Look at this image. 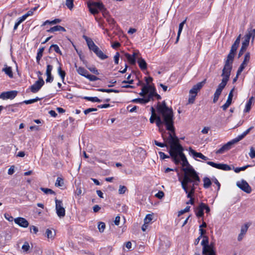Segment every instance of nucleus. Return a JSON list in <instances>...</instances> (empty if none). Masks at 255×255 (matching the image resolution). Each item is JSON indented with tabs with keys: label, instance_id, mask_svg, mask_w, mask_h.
Instances as JSON below:
<instances>
[{
	"label": "nucleus",
	"instance_id": "nucleus-1",
	"mask_svg": "<svg viewBox=\"0 0 255 255\" xmlns=\"http://www.w3.org/2000/svg\"><path fill=\"white\" fill-rule=\"evenodd\" d=\"M167 141L170 144L168 152L172 160L176 165H178L182 161L181 164L183 167L182 170L183 171L182 179H189V178L199 177L198 173L189 163L183 153L184 148L180 144L178 137L176 135H172V133H169Z\"/></svg>",
	"mask_w": 255,
	"mask_h": 255
},
{
	"label": "nucleus",
	"instance_id": "nucleus-2",
	"mask_svg": "<svg viewBox=\"0 0 255 255\" xmlns=\"http://www.w3.org/2000/svg\"><path fill=\"white\" fill-rule=\"evenodd\" d=\"M156 109L157 114L160 116L151 115L149 119L150 122L152 124L155 121L156 125L158 128L164 125L166 129L169 131V133H172V135H176L172 109L167 106L164 101L162 103L158 102Z\"/></svg>",
	"mask_w": 255,
	"mask_h": 255
},
{
	"label": "nucleus",
	"instance_id": "nucleus-3",
	"mask_svg": "<svg viewBox=\"0 0 255 255\" xmlns=\"http://www.w3.org/2000/svg\"><path fill=\"white\" fill-rule=\"evenodd\" d=\"M181 182V186L184 191L187 193V197L191 199L195 193L196 186H198L201 182L200 177L192 178L189 179L179 178Z\"/></svg>",
	"mask_w": 255,
	"mask_h": 255
},
{
	"label": "nucleus",
	"instance_id": "nucleus-4",
	"mask_svg": "<svg viewBox=\"0 0 255 255\" xmlns=\"http://www.w3.org/2000/svg\"><path fill=\"white\" fill-rule=\"evenodd\" d=\"M203 239L201 242V245L203 246L202 254H209L211 252L215 251L213 245L211 244L209 245L208 237L206 236H203Z\"/></svg>",
	"mask_w": 255,
	"mask_h": 255
},
{
	"label": "nucleus",
	"instance_id": "nucleus-5",
	"mask_svg": "<svg viewBox=\"0 0 255 255\" xmlns=\"http://www.w3.org/2000/svg\"><path fill=\"white\" fill-rule=\"evenodd\" d=\"M235 53H232L230 52L229 54L227 56V59L225 61L224 67L222 70H224L227 72H231L232 69V63L235 55Z\"/></svg>",
	"mask_w": 255,
	"mask_h": 255
},
{
	"label": "nucleus",
	"instance_id": "nucleus-6",
	"mask_svg": "<svg viewBox=\"0 0 255 255\" xmlns=\"http://www.w3.org/2000/svg\"><path fill=\"white\" fill-rule=\"evenodd\" d=\"M55 209L57 216L60 218L64 217L65 216V210L63 207L62 201L58 200L57 198H55Z\"/></svg>",
	"mask_w": 255,
	"mask_h": 255
},
{
	"label": "nucleus",
	"instance_id": "nucleus-7",
	"mask_svg": "<svg viewBox=\"0 0 255 255\" xmlns=\"http://www.w3.org/2000/svg\"><path fill=\"white\" fill-rule=\"evenodd\" d=\"M231 75V73L229 72L225 71L224 70H222V73L221 74V76L223 77V79L222 80V82L218 86V89L223 90V89L226 86Z\"/></svg>",
	"mask_w": 255,
	"mask_h": 255
},
{
	"label": "nucleus",
	"instance_id": "nucleus-8",
	"mask_svg": "<svg viewBox=\"0 0 255 255\" xmlns=\"http://www.w3.org/2000/svg\"><path fill=\"white\" fill-rule=\"evenodd\" d=\"M236 143H237V141L236 140L235 138L232 139L231 141H230L227 143L225 144L220 149L217 150L216 151V153L222 154L225 152L228 151L232 148L233 145Z\"/></svg>",
	"mask_w": 255,
	"mask_h": 255
},
{
	"label": "nucleus",
	"instance_id": "nucleus-9",
	"mask_svg": "<svg viewBox=\"0 0 255 255\" xmlns=\"http://www.w3.org/2000/svg\"><path fill=\"white\" fill-rule=\"evenodd\" d=\"M44 84V81L41 77H38V80L35 83L31 86L30 89L31 91L35 93L37 92Z\"/></svg>",
	"mask_w": 255,
	"mask_h": 255
},
{
	"label": "nucleus",
	"instance_id": "nucleus-10",
	"mask_svg": "<svg viewBox=\"0 0 255 255\" xmlns=\"http://www.w3.org/2000/svg\"><path fill=\"white\" fill-rule=\"evenodd\" d=\"M237 186L240 189L247 193L249 194L252 192L251 187L248 183V182L244 180H242L241 182H238L237 183Z\"/></svg>",
	"mask_w": 255,
	"mask_h": 255
},
{
	"label": "nucleus",
	"instance_id": "nucleus-11",
	"mask_svg": "<svg viewBox=\"0 0 255 255\" xmlns=\"http://www.w3.org/2000/svg\"><path fill=\"white\" fill-rule=\"evenodd\" d=\"M207 163L213 167L221 169L225 171H229L231 170V167L226 164L216 163L212 161H208Z\"/></svg>",
	"mask_w": 255,
	"mask_h": 255
},
{
	"label": "nucleus",
	"instance_id": "nucleus-12",
	"mask_svg": "<svg viewBox=\"0 0 255 255\" xmlns=\"http://www.w3.org/2000/svg\"><path fill=\"white\" fill-rule=\"evenodd\" d=\"M206 82V79H205L202 82H199L197 84L194 85L192 88L190 90L189 94L197 95L198 92L200 90Z\"/></svg>",
	"mask_w": 255,
	"mask_h": 255
},
{
	"label": "nucleus",
	"instance_id": "nucleus-13",
	"mask_svg": "<svg viewBox=\"0 0 255 255\" xmlns=\"http://www.w3.org/2000/svg\"><path fill=\"white\" fill-rule=\"evenodd\" d=\"M255 38V29L253 28V27H251L247 30V33L245 35V39L250 42V40L252 38V43L254 42Z\"/></svg>",
	"mask_w": 255,
	"mask_h": 255
},
{
	"label": "nucleus",
	"instance_id": "nucleus-14",
	"mask_svg": "<svg viewBox=\"0 0 255 255\" xmlns=\"http://www.w3.org/2000/svg\"><path fill=\"white\" fill-rule=\"evenodd\" d=\"M17 94L16 91H10L2 93L0 95V98L2 99H13Z\"/></svg>",
	"mask_w": 255,
	"mask_h": 255
},
{
	"label": "nucleus",
	"instance_id": "nucleus-15",
	"mask_svg": "<svg viewBox=\"0 0 255 255\" xmlns=\"http://www.w3.org/2000/svg\"><path fill=\"white\" fill-rule=\"evenodd\" d=\"M14 221L15 224L23 228H27L29 225L28 222L24 218L17 217L14 219Z\"/></svg>",
	"mask_w": 255,
	"mask_h": 255
},
{
	"label": "nucleus",
	"instance_id": "nucleus-16",
	"mask_svg": "<svg viewBox=\"0 0 255 255\" xmlns=\"http://www.w3.org/2000/svg\"><path fill=\"white\" fill-rule=\"evenodd\" d=\"M98 9L102 12L103 15L105 17H106L108 14H109V11L105 7L104 5L102 2L97 1V14L98 13Z\"/></svg>",
	"mask_w": 255,
	"mask_h": 255
},
{
	"label": "nucleus",
	"instance_id": "nucleus-17",
	"mask_svg": "<svg viewBox=\"0 0 255 255\" xmlns=\"http://www.w3.org/2000/svg\"><path fill=\"white\" fill-rule=\"evenodd\" d=\"M189 152L194 157H199L204 160H208V158L200 152H197L195 150L193 149L191 147H189Z\"/></svg>",
	"mask_w": 255,
	"mask_h": 255
},
{
	"label": "nucleus",
	"instance_id": "nucleus-18",
	"mask_svg": "<svg viewBox=\"0 0 255 255\" xmlns=\"http://www.w3.org/2000/svg\"><path fill=\"white\" fill-rule=\"evenodd\" d=\"M87 5L90 13L94 15H96V2L93 1L92 0H88L87 1Z\"/></svg>",
	"mask_w": 255,
	"mask_h": 255
},
{
	"label": "nucleus",
	"instance_id": "nucleus-19",
	"mask_svg": "<svg viewBox=\"0 0 255 255\" xmlns=\"http://www.w3.org/2000/svg\"><path fill=\"white\" fill-rule=\"evenodd\" d=\"M162 138H163V140L164 141V143H161V142H159L157 141L156 140H154V144L156 145H157L158 146H159V147H166L167 148H168V147L170 148V144L167 141V140L169 138V136L168 137H165L163 135V133L162 134Z\"/></svg>",
	"mask_w": 255,
	"mask_h": 255
},
{
	"label": "nucleus",
	"instance_id": "nucleus-20",
	"mask_svg": "<svg viewBox=\"0 0 255 255\" xmlns=\"http://www.w3.org/2000/svg\"><path fill=\"white\" fill-rule=\"evenodd\" d=\"M83 37L86 41L89 48L94 52L96 53V45L92 40L85 35H84Z\"/></svg>",
	"mask_w": 255,
	"mask_h": 255
},
{
	"label": "nucleus",
	"instance_id": "nucleus-21",
	"mask_svg": "<svg viewBox=\"0 0 255 255\" xmlns=\"http://www.w3.org/2000/svg\"><path fill=\"white\" fill-rule=\"evenodd\" d=\"M249 43L250 42H248V41L245 40L243 41L241 48L238 53V58L241 57L244 53L246 51L248 47L249 46Z\"/></svg>",
	"mask_w": 255,
	"mask_h": 255
},
{
	"label": "nucleus",
	"instance_id": "nucleus-22",
	"mask_svg": "<svg viewBox=\"0 0 255 255\" xmlns=\"http://www.w3.org/2000/svg\"><path fill=\"white\" fill-rule=\"evenodd\" d=\"M53 60L54 61H55L56 63H57L60 65L59 67L58 68V73L59 75L60 76V77L62 80V82H64L66 73H65V71L62 70V68L61 67V64L59 62L58 59L56 58H54Z\"/></svg>",
	"mask_w": 255,
	"mask_h": 255
},
{
	"label": "nucleus",
	"instance_id": "nucleus-23",
	"mask_svg": "<svg viewBox=\"0 0 255 255\" xmlns=\"http://www.w3.org/2000/svg\"><path fill=\"white\" fill-rule=\"evenodd\" d=\"M137 63L139 68L141 70L143 71L147 69V63L145 60L142 57L138 58Z\"/></svg>",
	"mask_w": 255,
	"mask_h": 255
},
{
	"label": "nucleus",
	"instance_id": "nucleus-24",
	"mask_svg": "<svg viewBox=\"0 0 255 255\" xmlns=\"http://www.w3.org/2000/svg\"><path fill=\"white\" fill-rule=\"evenodd\" d=\"M97 56L102 60H104L108 58V56L104 53L98 46H97Z\"/></svg>",
	"mask_w": 255,
	"mask_h": 255
},
{
	"label": "nucleus",
	"instance_id": "nucleus-25",
	"mask_svg": "<svg viewBox=\"0 0 255 255\" xmlns=\"http://www.w3.org/2000/svg\"><path fill=\"white\" fill-rule=\"evenodd\" d=\"M254 128V127H251L248 129H247L245 131H244L242 134L239 135L235 139L238 142L242 139L247 134H248L250 131Z\"/></svg>",
	"mask_w": 255,
	"mask_h": 255
},
{
	"label": "nucleus",
	"instance_id": "nucleus-26",
	"mask_svg": "<svg viewBox=\"0 0 255 255\" xmlns=\"http://www.w3.org/2000/svg\"><path fill=\"white\" fill-rule=\"evenodd\" d=\"M99 98L97 97V102H108L110 101V99L108 96L105 94L99 95Z\"/></svg>",
	"mask_w": 255,
	"mask_h": 255
},
{
	"label": "nucleus",
	"instance_id": "nucleus-27",
	"mask_svg": "<svg viewBox=\"0 0 255 255\" xmlns=\"http://www.w3.org/2000/svg\"><path fill=\"white\" fill-rule=\"evenodd\" d=\"M253 100V97H252L250 98L249 100L248 101L246 105V108L244 110V112L249 113L250 111Z\"/></svg>",
	"mask_w": 255,
	"mask_h": 255
},
{
	"label": "nucleus",
	"instance_id": "nucleus-28",
	"mask_svg": "<svg viewBox=\"0 0 255 255\" xmlns=\"http://www.w3.org/2000/svg\"><path fill=\"white\" fill-rule=\"evenodd\" d=\"M44 50V47H42L39 49L36 56V62L38 64H40V60L42 57L43 53Z\"/></svg>",
	"mask_w": 255,
	"mask_h": 255
},
{
	"label": "nucleus",
	"instance_id": "nucleus-29",
	"mask_svg": "<svg viewBox=\"0 0 255 255\" xmlns=\"http://www.w3.org/2000/svg\"><path fill=\"white\" fill-rule=\"evenodd\" d=\"M2 71H4L10 78H12L13 77V73L10 67H8L5 65V67L2 69Z\"/></svg>",
	"mask_w": 255,
	"mask_h": 255
},
{
	"label": "nucleus",
	"instance_id": "nucleus-30",
	"mask_svg": "<svg viewBox=\"0 0 255 255\" xmlns=\"http://www.w3.org/2000/svg\"><path fill=\"white\" fill-rule=\"evenodd\" d=\"M106 18L107 22L111 25V27L114 28L117 25L116 22L115 20V19L110 16H109V14H108Z\"/></svg>",
	"mask_w": 255,
	"mask_h": 255
},
{
	"label": "nucleus",
	"instance_id": "nucleus-31",
	"mask_svg": "<svg viewBox=\"0 0 255 255\" xmlns=\"http://www.w3.org/2000/svg\"><path fill=\"white\" fill-rule=\"evenodd\" d=\"M197 211L196 212V215L197 217H202L204 216V210L201 206V204L200 203V205L198 206V207L197 208Z\"/></svg>",
	"mask_w": 255,
	"mask_h": 255
},
{
	"label": "nucleus",
	"instance_id": "nucleus-32",
	"mask_svg": "<svg viewBox=\"0 0 255 255\" xmlns=\"http://www.w3.org/2000/svg\"><path fill=\"white\" fill-rule=\"evenodd\" d=\"M222 90L219 89H217L215 93H214V98H213V102L214 103H216L218 99H219V96H220L221 93H222Z\"/></svg>",
	"mask_w": 255,
	"mask_h": 255
},
{
	"label": "nucleus",
	"instance_id": "nucleus-33",
	"mask_svg": "<svg viewBox=\"0 0 255 255\" xmlns=\"http://www.w3.org/2000/svg\"><path fill=\"white\" fill-rule=\"evenodd\" d=\"M47 238L53 239L56 235L55 232H52L50 229H47L45 233Z\"/></svg>",
	"mask_w": 255,
	"mask_h": 255
},
{
	"label": "nucleus",
	"instance_id": "nucleus-34",
	"mask_svg": "<svg viewBox=\"0 0 255 255\" xmlns=\"http://www.w3.org/2000/svg\"><path fill=\"white\" fill-rule=\"evenodd\" d=\"M125 56L126 57L128 61V62L131 64V65H135L136 63V60L135 57H131V55H130L128 53H126Z\"/></svg>",
	"mask_w": 255,
	"mask_h": 255
},
{
	"label": "nucleus",
	"instance_id": "nucleus-35",
	"mask_svg": "<svg viewBox=\"0 0 255 255\" xmlns=\"http://www.w3.org/2000/svg\"><path fill=\"white\" fill-rule=\"evenodd\" d=\"M52 48L56 53L59 54L61 55L62 54L59 46L57 44H52L49 49V52H51V50Z\"/></svg>",
	"mask_w": 255,
	"mask_h": 255
},
{
	"label": "nucleus",
	"instance_id": "nucleus-36",
	"mask_svg": "<svg viewBox=\"0 0 255 255\" xmlns=\"http://www.w3.org/2000/svg\"><path fill=\"white\" fill-rule=\"evenodd\" d=\"M186 21V19L183 20L182 22H181L179 24V29H178V34H177V37L176 43H177V41L179 40V36H180V33H181V31L182 30L183 25L185 23Z\"/></svg>",
	"mask_w": 255,
	"mask_h": 255
},
{
	"label": "nucleus",
	"instance_id": "nucleus-37",
	"mask_svg": "<svg viewBox=\"0 0 255 255\" xmlns=\"http://www.w3.org/2000/svg\"><path fill=\"white\" fill-rule=\"evenodd\" d=\"M203 186L205 188H208L212 184V182L208 177H204L203 179Z\"/></svg>",
	"mask_w": 255,
	"mask_h": 255
},
{
	"label": "nucleus",
	"instance_id": "nucleus-38",
	"mask_svg": "<svg viewBox=\"0 0 255 255\" xmlns=\"http://www.w3.org/2000/svg\"><path fill=\"white\" fill-rule=\"evenodd\" d=\"M147 91H148V93L152 94V95H154L156 93V89L154 86L152 85H146Z\"/></svg>",
	"mask_w": 255,
	"mask_h": 255
},
{
	"label": "nucleus",
	"instance_id": "nucleus-39",
	"mask_svg": "<svg viewBox=\"0 0 255 255\" xmlns=\"http://www.w3.org/2000/svg\"><path fill=\"white\" fill-rule=\"evenodd\" d=\"M77 72L78 73L83 76H86V75L87 74V73H88V72L83 67H79L78 69H77Z\"/></svg>",
	"mask_w": 255,
	"mask_h": 255
},
{
	"label": "nucleus",
	"instance_id": "nucleus-40",
	"mask_svg": "<svg viewBox=\"0 0 255 255\" xmlns=\"http://www.w3.org/2000/svg\"><path fill=\"white\" fill-rule=\"evenodd\" d=\"M97 91H101V92H107V93H111V92H115V93H119L120 91L117 90L115 89H97Z\"/></svg>",
	"mask_w": 255,
	"mask_h": 255
},
{
	"label": "nucleus",
	"instance_id": "nucleus-41",
	"mask_svg": "<svg viewBox=\"0 0 255 255\" xmlns=\"http://www.w3.org/2000/svg\"><path fill=\"white\" fill-rule=\"evenodd\" d=\"M40 190L46 194H55V193L51 189L41 187Z\"/></svg>",
	"mask_w": 255,
	"mask_h": 255
},
{
	"label": "nucleus",
	"instance_id": "nucleus-42",
	"mask_svg": "<svg viewBox=\"0 0 255 255\" xmlns=\"http://www.w3.org/2000/svg\"><path fill=\"white\" fill-rule=\"evenodd\" d=\"M55 185L57 187L62 186L64 185L63 179L62 178L58 177Z\"/></svg>",
	"mask_w": 255,
	"mask_h": 255
},
{
	"label": "nucleus",
	"instance_id": "nucleus-43",
	"mask_svg": "<svg viewBox=\"0 0 255 255\" xmlns=\"http://www.w3.org/2000/svg\"><path fill=\"white\" fill-rule=\"evenodd\" d=\"M250 53L249 52H248L245 55L244 59L243 62L246 64L248 65V63L250 61Z\"/></svg>",
	"mask_w": 255,
	"mask_h": 255
},
{
	"label": "nucleus",
	"instance_id": "nucleus-44",
	"mask_svg": "<svg viewBox=\"0 0 255 255\" xmlns=\"http://www.w3.org/2000/svg\"><path fill=\"white\" fill-rule=\"evenodd\" d=\"M146 85H143L141 88V91L139 93V95L142 97H144L145 95L148 94V91H147Z\"/></svg>",
	"mask_w": 255,
	"mask_h": 255
},
{
	"label": "nucleus",
	"instance_id": "nucleus-45",
	"mask_svg": "<svg viewBox=\"0 0 255 255\" xmlns=\"http://www.w3.org/2000/svg\"><path fill=\"white\" fill-rule=\"evenodd\" d=\"M133 103H139L141 104H146V100H144V98H137L134 99L131 101Z\"/></svg>",
	"mask_w": 255,
	"mask_h": 255
},
{
	"label": "nucleus",
	"instance_id": "nucleus-46",
	"mask_svg": "<svg viewBox=\"0 0 255 255\" xmlns=\"http://www.w3.org/2000/svg\"><path fill=\"white\" fill-rule=\"evenodd\" d=\"M239 44L234 42V43L233 44V45L231 46L230 52H232V53H236V51L239 47Z\"/></svg>",
	"mask_w": 255,
	"mask_h": 255
},
{
	"label": "nucleus",
	"instance_id": "nucleus-47",
	"mask_svg": "<svg viewBox=\"0 0 255 255\" xmlns=\"http://www.w3.org/2000/svg\"><path fill=\"white\" fill-rule=\"evenodd\" d=\"M98 227V229H99V231L101 233H102L104 232V231L105 229V227H106L105 224L104 222H100L99 223Z\"/></svg>",
	"mask_w": 255,
	"mask_h": 255
},
{
	"label": "nucleus",
	"instance_id": "nucleus-48",
	"mask_svg": "<svg viewBox=\"0 0 255 255\" xmlns=\"http://www.w3.org/2000/svg\"><path fill=\"white\" fill-rule=\"evenodd\" d=\"M73 1L74 0H66V5L70 10H71L73 7Z\"/></svg>",
	"mask_w": 255,
	"mask_h": 255
},
{
	"label": "nucleus",
	"instance_id": "nucleus-49",
	"mask_svg": "<svg viewBox=\"0 0 255 255\" xmlns=\"http://www.w3.org/2000/svg\"><path fill=\"white\" fill-rule=\"evenodd\" d=\"M39 100H40L39 98H38V97H36L35 99H30V100H25V101H23V103H25L26 104H32L34 102H36L39 101Z\"/></svg>",
	"mask_w": 255,
	"mask_h": 255
},
{
	"label": "nucleus",
	"instance_id": "nucleus-50",
	"mask_svg": "<svg viewBox=\"0 0 255 255\" xmlns=\"http://www.w3.org/2000/svg\"><path fill=\"white\" fill-rule=\"evenodd\" d=\"M152 220V215L147 214L144 219V223L148 224Z\"/></svg>",
	"mask_w": 255,
	"mask_h": 255
},
{
	"label": "nucleus",
	"instance_id": "nucleus-51",
	"mask_svg": "<svg viewBox=\"0 0 255 255\" xmlns=\"http://www.w3.org/2000/svg\"><path fill=\"white\" fill-rule=\"evenodd\" d=\"M248 228L249 226L248 225V224H245L244 226L242 227L240 233H241L242 234H244L245 235L247 233Z\"/></svg>",
	"mask_w": 255,
	"mask_h": 255
},
{
	"label": "nucleus",
	"instance_id": "nucleus-52",
	"mask_svg": "<svg viewBox=\"0 0 255 255\" xmlns=\"http://www.w3.org/2000/svg\"><path fill=\"white\" fill-rule=\"evenodd\" d=\"M197 95L195 94H190L189 97L188 99V103L189 104H193L194 103L195 98Z\"/></svg>",
	"mask_w": 255,
	"mask_h": 255
},
{
	"label": "nucleus",
	"instance_id": "nucleus-53",
	"mask_svg": "<svg viewBox=\"0 0 255 255\" xmlns=\"http://www.w3.org/2000/svg\"><path fill=\"white\" fill-rule=\"evenodd\" d=\"M250 166V165H247L246 166L242 167H237L234 169V171L236 173H238L241 171H243L246 169L248 167Z\"/></svg>",
	"mask_w": 255,
	"mask_h": 255
},
{
	"label": "nucleus",
	"instance_id": "nucleus-54",
	"mask_svg": "<svg viewBox=\"0 0 255 255\" xmlns=\"http://www.w3.org/2000/svg\"><path fill=\"white\" fill-rule=\"evenodd\" d=\"M59 25L54 26L51 27L49 29L47 30L48 32H54L55 31H59Z\"/></svg>",
	"mask_w": 255,
	"mask_h": 255
},
{
	"label": "nucleus",
	"instance_id": "nucleus-55",
	"mask_svg": "<svg viewBox=\"0 0 255 255\" xmlns=\"http://www.w3.org/2000/svg\"><path fill=\"white\" fill-rule=\"evenodd\" d=\"M29 248H30V246L29 245V244L28 242H25L24 244L23 245V246H22V249L23 250V251L24 252H27L29 250Z\"/></svg>",
	"mask_w": 255,
	"mask_h": 255
},
{
	"label": "nucleus",
	"instance_id": "nucleus-56",
	"mask_svg": "<svg viewBox=\"0 0 255 255\" xmlns=\"http://www.w3.org/2000/svg\"><path fill=\"white\" fill-rule=\"evenodd\" d=\"M127 190V187L125 186L120 185L119 189V193L120 194H124Z\"/></svg>",
	"mask_w": 255,
	"mask_h": 255
},
{
	"label": "nucleus",
	"instance_id": "nucleus-57",
	"mask_svg": "<svg viewBox=\"0 0 255 255\" xmlns=\"http://www.w3.org/2000/svg\"><path fill=\"white\" fill-rule=\"evenodd\" d=\"M158 154L160 156V158L161 159H164L165 158H169L170 156V155H167L166 154H165L164 152H162V151H159L158 152Z\"/></svg>",
	"mask_w": 255,
	"mask_h": 255
},
{
	"label": "nucleus",
	"instance_id": "nucleus-58",
	"mask_svg": "<svg viewBox=\"0 0 255 255\" xmlns=\"http://www.w3.org/2000/svg\"><path fill=\"white\" fill-rule=\"evenodd\" d=\"M190 206H187V207H186V208L184 209L181 210V211H180L178 212V216H180L181 215L183 214L184 213H185L186 212H189L190 210Z\"/></svg>",
	"mask_w": 255,
	"mask_h": 255
},
{
	"label": "nucleus",
	"instance_id": "nucleus-59",
	"mask_svg": "<svg viewBox=\"0 0 255 255\" xmlns=\"http://www.w3.org/2000/svg\"><path fill=\"white\" fill-rule=\"evenodd\" d=\"M249 155L251 158H255V148L253 147H251L250 148V152Z\"/></svg>",
	"mask_w": 255,
	"mask_h": 255
},
{
	"label": "nucleus",
	"instance_id": "nucleus-60",
	"mask_svg": "<svg viewBox=\"0 0 255 255\" xmlns=\"http://www.w3.org/2000/svg\"><path fill=\"white\" fill-rule=\"evenodd\" d=\"M201 206L202 207V208L203 209V210H205L206 212L207 213H209L210 211V209L209 207L207 205L205 204V203H201Z\"/></svg>",
	"mask_w": 255,
	"mask_h": 255
},
{
	"label": "nucleus",
	"instance_id": "nucleus-61",
	"mask_svg": "<svg viewBox=\"0 0 255 255\" xmlns=\"http://www.w3.org/2000/svg\"><path fill=\"white\" fill-rule=\"evenodd\" d=\"M52 69H53V66L50 64H48L47 66V68H46V75L51 74Z\"/></svg>",
	"mask_w": 255,
	"mask_h": 255
},
{
	"label": "nucleus",
	"instance_id": "nucleus-62",
	"mask_svg": "<svg viewBox=\"0 0 255 255\" xmlns=\"http://www.w3.org/2000/svg\"><path fill=\"white\" fill-rule=\"evenodd\" d=\"M234 90H235V87H234L232 88V89L230 91V92L229 94L227 100H229V101H231L232 102L233 97V92H234Z\"/></svg>",
	"mask_w": 255,
	"mask_h": 255
},
{
	"label": "nucleus",
	"instance_id": "nucleus-63",
	"mask_svg": "<svg viewBox=\"0 0 255 255\" xmlns=\"http://www.w3.org/2000/svg\"><path fill=\"white\" fill-rule=\"evenodd\" d=\"M154 95L152 94L148 93V95L147 98H144V100H146V103L149 102L150 100H153Z\"/></svg>",
	"mask_w": 255,
	"mask_h": 255
},
{
	"label": "nucleus",
	"instance_id": "nucleus-64",
	"mask_svg": "<svg viewBox=\"0 0 255 255\" xmlns=\"http://www.w3.org/2000/svg\"><path fill=\"white\" fill-rule=\"evenodd\" d=\"M4 216L6 220H7L9 222H12L13 220H14L13 218L7 213H5L4 215Z\"/></svg>",
	"mask_w": 255,
	"mask_h": 255
}]
</instances>
